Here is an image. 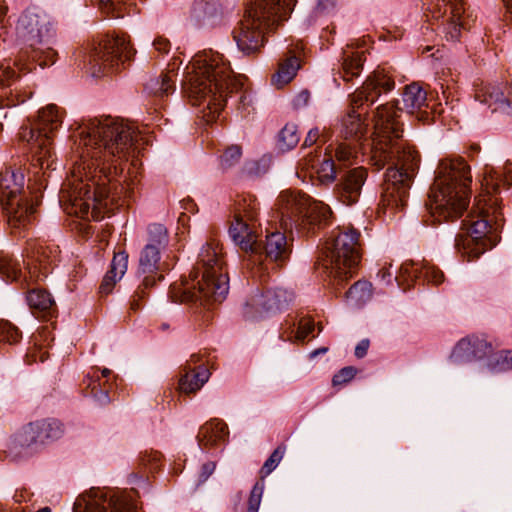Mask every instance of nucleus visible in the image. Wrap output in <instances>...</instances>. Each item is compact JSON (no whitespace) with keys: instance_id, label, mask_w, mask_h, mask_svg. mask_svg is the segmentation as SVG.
<instances>
[{"instance_id":"5fc2aeb1","label":"nucleus","mask_w":512,"mask_h":512,"mask_svg":"<svg viewBox=\"0 0 512 512\" xmlns=\"http://www.w3.org/2000/svg\"><path fill=\"white\" fill-rule=\"evenodd\" d=\"M152 45L154 50L159 52L160 54H167L171 49L170 41L162 36H157L153 40Z\"/></svg>"},{"instance_id":"9d476101","label":"nucleus","mask_w":512,"mask_h":512,"mask_svg":"<svg viewBox=\"0 0 512 512\" xmlns=\"http://www.w3.org/2000/svg\"><path fill=\"white\" fill-rule=\"evenodd\" d=\"M62 119L63 113L51 104L40 110L36 119H28L20 127L19 139L26 143L35 175L39 172L37 169L43 174L46 170L55 169L53 135L61 126Z\"/></svg>"},{"instance_id":"473e14b6","label":"nucleus","mask_w":512,"mask_h":512,"mask_svg":"<svg viewBox=\"0 0 512 512\" xmlns=\"http://www.w3.org/2000/svg\"><path fill=\"white\" fill-rule=\"evenodd\" d=\"M300 68L299 57L296 53L287 56L279 62L278 70L272 77V83L281 88L289 83Z\"/></svg>"},{"instance_id":"4c0bfd02","label":"nucleus","mask_w":512,"mask_h":512,"mask_svg":"<svg viewBox=\"0 0 512 512\" xmlns=\"http://www.w3.org/2000/svg\"><path fill=\"white\" fill-rule=\"evenodd\" d=\"M147 243L145 246H151L162 252L169 243V236L166 227L160 223H152L147 227Z\"/></svg>"},{"instance_id":"f257e3e1","label":"nucleus","mask_w":512,"mask_h":512,"mask_svg":"<svg viewBox=\"0 0 512 512\" xmlns=\"http://www.w3.org/2000/svg\"><path fill=\"white\" fill-rule=\"evenodd\" d=\"M77 137L78 160L59 203L70 215L98 220L101 209L110 212L134 198L141 165L137 155L146 141L135 125L111 116L84 121Z\"/></svg>"},{"instance_id":"de8ad7c7","label":"nucleus","mask_w":512,"mask_h":512,"mask_svg":"<svg viewBox=\"0 0 512 512\" xmlns=\"http://www.w3.org/2000/svg\"><path fill=\"white\" fill-rule=\"evenodd\" d=\"M284 455V449L281 447L276 448L269 458L265 461L261 472L265 475L270 474L280 463Z\"/></svg>"},{"instance_id":"864d4df0","label":"nucleus","mask_w":512,"mask_h":512,"mask_svg":"<svg viewBox=\"0 0 512 512\" xmlns=\"http://www.w3.org/2000/svg\"><path fill=\"white\" fill-rule=\"evenodd\" d=\"M99 2L103 7L115 12V17L121 16L122 5L125 4V0H99Z\"/></svg>"},{"instance_id":"f03ea898","label":"nucleus","mask_w":512,"mask_h":512,"mask_svg":"<svg viewBox=\"0 0 512 512\" xmlns=\"http://www.w3.org/2000/svg\"><path fill=\"white\" fill-rule=\"evenodd\" d=\"M395 87V81L384 69L374 71L363 86L350 97L352 109L342 122L346 140L360 142V149L371 153L370 161L378 170L391 164L386 172L381 195V209L392 218L406 206L413 177L419 167L418 152L405 141L400 110L393 104L379 106L374 115V137L367 138V124L357 112L365 103L372 105L382 93Z\"/></svg>"},{"instance_id":"6ab92c4d","label":"nucleus","mask_w":512,"mask_h":512,"mask_svg":"<svg viewBox=\"0 0 512 512\" xmlns=\"http://www.w3.org/2000/svg\"><path fill=\"white\" fill-rule=\"evenodd\" d=\"M196 29H214L223 24L224 11L219 0H194L187 18Z\"/></svg>"},{"instance_id":"cd10ccee","label":"nucleus","mask_w":512,"mask_h":512,"mask_svg":"<svg viewBox=\"0 0 512 512\" xmlns=\"http://www.w3.org/2000/svg\"><path fill=\"white\" fill-rule=\"evenodd\" d=\"M505 86L501 84H485L475 92V99L487 105L493 112H502V103L505 96Z\"/></svg>"},{"instance_id":"a878e982","label":"nucleus","mask_w":512,"mask_h":512,"mask_svg":"<svg viewBox=\"0 0 512 512\" xmlns=\"http://www.w3.org/2000/svg\"><path fill=\"white\" fill-rule=\"evenodd\" d=\"M50 253L51 250L48 247L38 246L34 248L25 266L30 278L40 279L48 275L53 262Z\"/></svg>"},{"instance_id":"13d9d810","label":"nucleus","mask_w":512,"mask_h":512,"mask_svg":"<svg viewBox=\"0 0 512 512\" xmlns=\"http://www.w3.org/2000/svg\"><path fill=\"white\" fill-rule=\"evenodd\" d=\"M369 345L370 342L368 339L361 340L355 347V356L357 358H363L367 354Z\"/></svg>"},{"instance_id":"6e6d98bb","label":"nucleus","mask_w":512,"mask_h":512,"mask_svg":"<svg viewBox=\"0 0 512 512\" xmlns=\"http://www.w3.org/2000/svg\"><path fill=\"white\" fill-rule=\"evenodd\" d=\"M502 105L503 113L512 114V85L505 86V96Z\"/></svg>"},{"instance_id":"8fccbe9b","label":"nucleus","mask_w":512,"mask_h":512,"mask_svg":"<svg viewBox=\"0 0 512 512\" xmlns=\"http://www.w3.org/2000/svg\"><path fill=\"white\" fill-rule=\"evenodd\" d=\"M356 372V369L352 366L344 367L333 376L332 384L334 386L343 385L352 380Z\"/></svg>"},{"instance_id":"4468645a","label":"nucleus","mask_w":512,"mask_h":512,"mask_svg":"<svg viewBox=\"0 0 512 512\" xmlns=\"http://www.w3.org/2000/svg\"><path fill=\"white\" fill-rule=\"evenodd\" d=\"M135 50L124 35L106 36L85 59L93 77H100L120 64L130 61Z\"/></svg>"},{"instance_id":"680f3d73","label":"nucleus","mask_w":512,"mask_h":512,"mask_svg":"<svg viewBox=\"0 0 512 512\" xmlns=\"http://www.w3.org/2000/svg\"><path fill=\"white\" fill-rule=\"evenodd\" d=\"M7 11H8V8L5 5V1L0 0V24H2L4 22Z\"/></svg>"},{"instance_id":"ea45409f","label":"nucleus","mask_w":512,"mask_h":512,"mask_svg":"<svg viewBox=\"0 0 512 512\" xmlns=\"http://www.w3.org/2000/svg\"><path fill=\"white\" fill-rule=\"evenodd\" d=\"M487 368L493 373L512 370V350L490 353L487 359Z\"/></svg>"},{"instance_id":"9b49d317","label":"nucleus","mask_w":512,"mask_h":512,"mask_svg":"<svg viewBox=\"0 0 512 512\" xmlns=\"http://www.w3.org/2000/svg\"><path fill=\"white\" fill-rule=\"evenodd\" d=\"M30 194L20 169L6 167L0 171V204L14 235L22 236L33 222L37 202Z\"/></svg>"},{"instance_id":"5701e85b","label":"nucleus","mask_w":512,"mask_h":512,"mask_svg":"<svg viewBox=\"0 0 512 512\" xmlns=\"http://www.w3.org/2000/svg\"><path fill=\"white\" fill-rule=\"evenodd\" d=\"M198 362L199 357L192 355L184 367V373L179 379V390L182 393H194L208 381L210 377L209 370L203 364L196 365Z\"/></svg>"},{"instance_id":"7ed1b4c3","label":"nucleus","mask_w":512,"mask_h":512,"mask_svg":"<svg viewBox=\"0 0 512 512\" xmlns=\"http://www.w3.org/2000/svg\"><path fill=\"white\" fill-rule=\"evenodd\" d=\"M183 88L194 106H202L203 117L207 122L217 119L227 97L239 95L238 109L243 115L249 114L251 95L243 91L240 76L234 75L224 56L213 50L197 53L186 67Z\"/></svg>"},{"instance_id":"0eeeda50","label":"nucleus","mask_w":512,"mask_h":512,"mask_svg":"<svg viewBox=\"0 0 512 512\" xmlns=\"http://www.w3.org/2000/svg\"><path fill=\"white\" fill-rule=\"evenodd\" d=\"M228 291L229 279L218 244L208 242L201 248L189 278L173 283L169 295L174 302L206 306L222 302Z\"/></svg>"},{"instance_id":"39448f33","label":"nucleus","mask_w":512,"mask_h":512,"mask_svg":"<svg viewBox=\"0 0 512 512\" xmlns=\"http://www.w3.org/2000/svg\"><path fill=\"white\" fill-rule=\"evenodd\" d=\"M16 33L29 49L20 52L13 61V67L10 62L0 65V98L8 97L10 87L18 81L19 74L32 71L34 62L44 68L56 61L57 53L50 47L55 36L54 23L47 13L27 9L18 20Z\"/></svg>"},{"instance_id":"c85d7f7f","label":"nucleus","mask_w":512,"mask_h":512,"mask_svg":"<svg viewBox=\"0 0 512 512\" xmlns=\"http://www.w3.org/2000/svg\"><path fill=\"white\" fill-rule=\"evenodd\" d=\"M280 337L288 341H304L314 330V322L310 318L299 321L287 319L282 325Z\"/></svg>"},{"instance_id":"72a5a7b5","label":"nucleus","mask_w":512,"mask_h":512,"mask_svg":"<svg viewBox=\"0 0 512 512\" xmlns=\"http://www.w3.org/2000/svg\"><path fill=\"white\" fill-rule=\"evenodd\" d=\"M111 371L107 368L102 370V377L106 380L102 383L98 375L87 376L83 383L86 388L90 389L89 395L92 396L99 405H106L110 402L109 391L106 388L108 385V377Z\"/></svg>"},{"instance_id":"f3484780","label":"nucleus","mask_w":512,"mask_h":512,"mask_svg":"<svg viewBox=\"0 0 512 512\" xmlns=\"http://www.w3.org/2000/svg\"><path fill=\"white\" fill-rule=\"evenodd\" d=\"M390 268L391 264L389 267L384 266L377 274L380 281L386 285H390L393 281V274ZM394 280L397 282L398 287L405 291L416 280L439 285L444 281V274L438 267L427 261H423L420 265L406 261L401 265L399 275H396Z\"/></svg>"},{"instance_id":"7c9ffc66","label":"nucleus","mask_w":512,"mask_h":512,"mask_svg":"<svg viewBox=\"0 0 512 512\" xmlns=\"http://www.w3.org/2000/svg\"><path fill=\"white\" fill-rule=\"evenodd\" d=\"M26 301L34 314L51 315L56 309L53 297L45 289H30L27 293Z\"/></svg>"},{"instance_id":"49530a36","label":"nucleus","mask_w":512,"mask_h":512,"mask_svg":"<svg viewBox=\"0 0 512 512\" xmlns=\"http://www.w3.org/2000/svg\"><path fill=\"white\" fill-rule=\"evenodd\" d=\"M356 153V147H352L346 143H341L335 150V157L339 164L346 166L353 162L356 158Z\"/></svg>"},{"instance_id":"a211bd4d","label":"nucleus","mask_w":512,"mask_h":512,"mask_svg":"<svg viewBox=\"0 0 512 512\" xmlns=\"http://www.w3.org/2000/svg\"><path fill=\"white\" fill-rule=\"evenodd\" d=\"M428 10L436 20L444 18L449 13L444 30L452 41L459 39L461 29L470 27V19L465 14L463 0H437L428 7Z\"/></svg>"},{"instance_id":"3c124183","label":"nucleus","mask_w":512,"mask_h":512,"mask_svg":"<svg viewBox=\"0 0 512 512\" xmlns=\"http://www.w3.org/2000/svg\"><path fill=\"white\" fill-rule=\"evenodd\" d=\"M241 148L239 146H231L225 150L221 157L223 166H231L240 159Z\"/></svg>"},{"instance_id":"2f4dec72","label":"nucleus","mask_w":512,"mask_h":512,"mask_svg":"<svg viewBox=\"0 0 512 512\" xmlns=\"http://www.w3.org/2000/svg\"><path fill=\"white\" fill-rule=\"evenodd\" d=\"M403 109L408 113L422 111L428 107L427 92L417 83L405 87L402 94Z\"/></svg>"},{"instance_id":"774afa93","label":"nucleus","mask_w":512,"mask_h":512,"mask_svg":"<svg viewBox=\"0 0 512 512\" xmlns=\"http://www.w3.org/2000/svg\"><path fill=\"white\" fill-rule=\"evenodd\" d=\"M326 350H327L326 348H323V349H321V350H319V351H315L313 354L315 355V354H318L319 352H320V353H323V352H325Z\"/></svg>"},{"instance_id":"bb28decb","label":"nucleus","mask_w":512,"mask_h":512,"mask_svg":"<svg viewBox=\"0 0 512 512\" xmlns=\"http://www.w3.org/2000/svg\"><path fill=\"white\" fill-rule=\"evenodd\" d=\"M363 51L354 50L351 45L343 49L341 57L340 75L344 81H351L354 77L360 75L363 63Z\"/></svg>"},{"instance_id":"58836bf2","label":"nucleus","mask_w":512,"mask_h":512,"mask_svg":"<svg viewBox=\"0 0 512 512\" xmlns=\"http://www.w3.org/2000/svg\"><path fill=\"white\" fill-rule=\"evenodd\" d=\"M22 275L21 264L12 255L0 252V276L6 280L16 281Z\"/></svg>"},{"instance_id":"79ce46f5","label":"nucleus","mask_w":512,"mask_h":512,"mask_svg":"<svg viewBox=\"0 0 512 512\" xmlns=\"http://www.w3.org/2000/svg\"><path fill=\"white\" fill-rule=\"evenodd\" d=\"M38 437L39 434L34 427V423L30 422L23 426L21 430L15 435L14 442L20 447L29 448L34 445H40Z\"/></svg>"},{"instance_id":"4be33fe9","label":"nucleus","mask_w":512,"mask_h":512,"mask_svg":"<svg viewBox=\"0 0 512 512\" xmlns=\"http://www.w3.org/2000/svg\"><path fill=\"white\" fill-rule=\"evenodd\" d=\"M366 179L367 170L363 167L347 171L336 185L338 199L346 205L355 204L359 200Z\"/></svg>"},{"instance_id":"6e6552de","label":"nucleus","mask_w":512,"mask_h":512,"mask_svg":"<svg viewBox=\"0 0 512 512\" xmlns=\"http://www.w3.org/2000/svg\"><path fill=\"white\" fill-rule=\"evenodd\" d=\"M470 168L462 159L442 160L430 189L426 209L435 221L454 220L468 207Z\"/></svg>"},{"instance_id":"bf43d9fd","label":"nucleus","mask_w":512,"mask_h":512,"mask_svg":"<svg viewBox=\"0 0 512 512\" xmlns=\"http://www.w3.org/2000/svg\"><path fill=\"white\" fill-rule=\"evenodd\" d=\"M319 135H320V132H319V130L317 128L311 129L308 132V134H307V136H306V138L304 140L303 145L305 147H309V146L313 145L318 140Z\"/></svg>"},{"instance_id":"b1692460","label":"nucleus","mask_w":512,"mask_h":512,"mask_svg":"<svg viewBox=\"0 0 512 512\" xmlns=\"http://www.w3.org/2000/svg\"><path fill=\"white\" fill-rule=\"evenodd\" d=\"M182 60L173 57L168 63L167 71L159 77L151 78L145 85V90L156 97L163 98L175 91V81L179 66Z\"/></svg>"},{"instance_id":"393cba45","label":"nucleus","mask_w":512,"mask_h":512,"mask_svg":"<svg viewBox=\"0 0 512 512\" xmlns=\"http://www.w3.org/2000/svg\"><path fill=\"white\" fill-rule=\"evenodd\" d=\"M229 431L225 422L220 419H212L202 425L197 434L198 445L202 450H207L226 442Z\"/></svg>"},{"instance_id":"f8f14e48","label":"nucleus","mask_w":512,"mask_h":512,"mask_svg":"<svg viewBox=\"0 0 512 512\" xmlns=\"http://www.w3.org/2000/svg\"><path fill=\"white\" fill-rule=\"evenodd\" d=\"M278 217L282 228L298 231L314 230L330 222L332 211L328 205L321 201L312 200L304 193L297 191H283L276 202Z\"/></svg>"},{"instance_id":"09e8293b","label":"nucleus","mask_w":512,"mask_h":512,"mask_svg":"<svg viewBox=\"0 0 512 512\" xmlns=\"http://www.w3.org/2000/svg\"><path fill=\"white\" fill-rule=\"evenodd\" d=\"M263 484L256 483L251 490L250 497L248 500V509L247 512H258L262 494H263Z\"/></svg>"},{"instance_id":"dca6fc26","label":"nucleus","mask_w":512,"mask_h":512,"mask_svg":"<svg viewBox=\"0 0 512 512\" xmlns=\"http://www.w3.org/2000/svg\"><path fill=\"white\" fill-rule=\"evenodd\" d=\"M131 496L111 489L91 488L79 496L73 506L74 512H135Z\"/></svg>"},{"instance_id":"e433bc0d","label":"nucleus","mask_w":512,"mask_h":512,"mask_svg":"<svg viewBox=\"0 0 512 512\" xmlns=\"http://www.w3.org/2000/svg\"><path fill=\"white\" fill-rule=\"evenodd\" d=\"M372 296V285L367 281H357L346 292V298L352 306L361 307Z\"/></svg>"},{"instance_id":"ddd939ff","label":"nucleus","mask_w":512,"mask_h":512,"mask_svg":"<svg viewBox=\"0 0 512 512\" xmlns=\"http://www.w3.org/2000/svg\"><path fill=\"white\" fill-rule=\"evenodd\" d=\"M360 233L343 226L333 231L325 243L324 267L339 282L352 277L361 258Z\"/></svg>"},{"instance_id":"052dcab7","label":"nucleus","mask_w":512,"mask_h":512,"mask_svg":"<svg viewBox=\"0 0 512 512\" xmlns=\"http://www.w3.org/2000/svg\"><path fill=\"white\" fill-rule=\"evenodd\" d=\"M309 97H310V93L307 91V90H303L301 91L297 97L295 98L294 100V105L296 107H299V106H304L308 103V100H309Z\"/></svg>"},{"instance_id":"20e7f679","label":"nucleus","mask_w":512,"mask_h":512,"mask_svg":"<svg viewBox=\"0 0 512 512\" xmlns=\"http://www.w3.org/2000/svg\"><path fill=\"white\" fill-rule=\"evenodd\" d=\"M502 184L512 186V165L505 163L503 167L495 168L486 164L481 182L483 193L475 199V211L462 221V229L466 230L467 235L458 234L455 237V248L469 261L478 258L500 240V199L497 194Z\"/></svg>"},{"instance_id":"a18cd8bd","label":"nucleus","mask_w":512,"mask_h":512,"mask_svg":"<svg viewBox=\"0 0 512 512\" xmlns=\"http://www.w3.org/2000/svg\"><path fill=\"white\" fill-rule=\"evenodd\" d=\"M139 465L144 472L157 471L161 466V454L158 451H145L141 453L139 458Z\"/></svg>"},{"instance_id":"c03bdc74","label":"nucleus","mask_w":512,"mask_h":512,"mask_svg":"<svg viewBox=\"0 0 512 512\" xmlns=\"http://www.w3.org/2000/svg\"><path fill=\"white\" fill-rule=\"evenodd\" d=\"M335 6V0H315V6L308 18L309 24L314 23L320 17L330 15L334 11Z\"/></svg>"},{"instance_id":"412c9836","label":"nucleus","mask_w":512,"mask_h":512,"mask_svg":"<svg viewBox=\"0 0 512 512\" xmlns=\"http://www.w3.org/2000/svg\"><path fill=\"white\" fill-rule=\"evenodd\" d=\"M492 351V345L483 337L467 336L462 338L455 345L451 359L457 363L480 360Z\"/></svg>"},{"instance_id":"1a4fd4ad","label":"nucleus","mask_w":512,"mask_h":512,"mask_svg":"<svg viewBox=\"0 0 512 512\" xmlns=\"http://www.w3.org/2000/svg\"><path fill=\"white\" fill-rule=\"evenodd\" d=\"M297 0H249L243 18L232 31L243 54L257 53L265 42V33L293 11Z\"/></svg>"},{"instance_id":"e2e57ef3","label":"nucleus","mask_w":512,"mask_h":512,"mask_svg":"<svg viewBox=\"0 0 512 512\" xmlns=\"http://www.w3.org/2000/svg\"><path fill=\"white\" fill-rule=\"evenodd\" d=\"M506 6L507 12L512 19V0H502Z\"/></svg>"},{"instance_id":"603ef678","label":"nucleus","mask_w":512,"mask_h":512,"mask_svg":"<svg viewBox=\"0 0 512 512\" xmlns=\"http://www.w3.org/2000/svg\"><path fill=\"white\" fill-rule=\"evenodd\" d=\"M150 287H145L142 285V282L140 281L136 291L132 295L130 302H129V309L131 311L136 312L141 307V301L146 297V290Z\"/></svg>"},{"instance_id":"0e129e2a","label":"nucleus","mask_w":512,"mask_h":512,"mask_svg":"<svg viewBox=\"0 0 512 512\" xmlns=\"http://www.w3.org/2000/svg\"><path fill=\"white\" fill-rule=\"evenodd\" d=\"M39 358L41 361H44L47 358L46 352L39 350Z\"/></svg>"},{"instance_id":"f704fd0d","label":"nucleus","mask_w":512,"mask_h":512,"mask_svg":"<svg viewBox=\"0 0 512 512\" xmlns=\"http://www.w3.org/2000/svg\"><path fill=\"white\" fill-rule=\"evenodd\" d=\"M33 423L39 434L40 445L58 440L64 433L63 424L57 419H43Z\"/></svg>"},{"instance_id":"423d86ee","label":"nucleus","mask_w":512,"mask_h":512,"mask_svg":"<svg viewBox=\"0 0 512 512\" xmlns=\"http://www.w3.org/2000/svg\"><path fill=\"white\" fill-rule=\"evenodd\" d=\"M259 203L255 196L242 195L235 204L234 216L229 234L234 243L246 253H250L246 260L247 268L250 269L253 278L259 277L264 280V268L262 263L263 254L271 261L284 262L288 259L292 248L286 235L281 231L269 232L265 240H258L255 230Z\"/></svg>"},{"instance_id":"338daca9","label":"nucleus","mask_w":512,"mask_h":512,"mask_svg":"<svg viewBox=\"0 0 512 512\" xmlns=\"http://www.w3.org/2000/svg\"><path fill=\"white\" fill-rule=\"evenodd\" d=\"M328 31H329L330 33H334V28H333L331 31H330L328 28H327V29H325V30H324V32H323V34H321V37H322V38L326 37V35H325V34H326Z\"/></svg>"},{"instance_id":"a19ab883","label":"nucleus","mask_w":512,"mask_h":512,"mask_svg":"<svg viewBox=\"0 0 512 512\" xmlns=\"http://www.w3.org/2000/svg\"><path fill=\"white\" fill-rule=\"evenodd\" d=\"M298 128L293 123H287L278 134V147L282 151L293 149L299 142Z\"/></svg>"},{"instance_id":"aec40b11","label":"nucleus","mask_w":512,"mask_h":512,"mask_svg":"<svg viewBox=\"0 0 512 512\" xmlns=\"http://www.w3.org/2000/svg\"><path fill=\"white\" fill-rule=\"evenodd\" d=\"M161 252L151 246H144L139 257L137 278L145 287H153L164 277L162 274Z\"/></svg>"},{"instance_id":"4d7b16f0","label":"nucleus","mask_w":512,"mask_h":512,"mask_svg":"<svg viewBox=\"0 0 512 512\" xmlns=\"http://www.w3.org/2000/svg\"><path fill=\"white\" fill-rule=\"evenodd\" d=\"M215 467L216 465L214 462H207L203 464L199 475V483L205 482L209 478V476L214 472Z\"/></svg>"},{"instance_id":"2eb2a0df","label":"nucleus","mask_w":512,"mask_h":512,"mask_svg":"<svg viewBox=\"0 0 512 512\" xmlns=\"http://www.w3.org/2000/svg\"><path fill=\"white\" fill-rule=\"evenodd\" d=\"M294 300V293L283 288H256L243 305V315L249 320H259L286 309Z\"/></svg>"},{"instance_id":"69168bd1","label":"nucleus","mask_w":512,"mask_h":512,"mask_svg":"<svg viewBox=\"0 0 512 512\" xmlns=\"http://www.w3.org/2000/svg\"><path fill=\"white\" fill-rule=\"evenodd\" d=\"M133 478H135V479L139 478V479H143V480H144V479L146 478V475H145V473H144V472H143V474H141L140 476H138V474H134V475H133Z\"/></svg>"},{"instance_id":"c756f323","label":"nucleus","mask_w":512,"mask_h":512,"mask_svg":"<svg viewBox=\"0 0 512 512\" xmlns=\"http://www.w3.org/2000/svg\"><path fill=\"white\" fill-rule=\"evenodd\" d=\"M128 255L125 252L116 253L112 259L110 270L106 273L100 285V292L108 294L115 283L120 280L127 270Z\"/></svg>"},{"instance_id":"c9c22d12","label":"nucleus","mask_w":512,"mask_h":512,"mask_svg":"<svg viewBox=\"0 0 512 512\" xmlns=\"http://www.w3.org/2000/svg\"><path fill=\"white\" fill-rule=\"evenodd\" d=\"M312 169L322 183H331L336 176V165L331 155L324 154L323 158L309 160Z\"/></svg>"},{"instance_id":"37998d69","label":"nucleus","mask_w":512,"mask_h":512,"mask_svg":"<svg viewBox=\"0 0 512 512\" xmlns=\"http://www.w3.org/2000/svg\"><path fill=\"white\" fill-rule=\"evenodd\" d=\"M21 339V333L16 326L6 320H0V343L13 345Z\"/></svg>"}]
</instances>
